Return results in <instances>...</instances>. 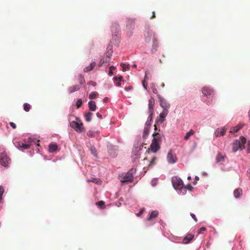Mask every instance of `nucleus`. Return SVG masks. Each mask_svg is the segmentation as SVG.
<instances>
[{
  "mask_svg": "<svg viewBox=\"0 0 250 250\" xmlns=\"http://www.w3.org/2000/svg\"><path fill=\"white\" fill-rule=\"evenodd\" d=\"M206 230V228H205V227H202L199 230V231H198V233H202L203 231H204Z\"/></svg>",
  "mask_w": 250,
  "mask_h": 250,
  "instance_id": "nucleus-49",
  "label": "nucleus"
},
{
  "mask_svg": "<svg viewBox=\"0 0 250 250\" xmlns=\"http://www.w3.org/2000/svg\"><path fill=\"white\" fill-rule=\"evenodd\" d=\"M80 87L79 85H75L70 87L69 90V92L72 93V92H74L75 91L79 90L80 89Z\"/></svg>",
  "mask_w": 250,
  "mask_h": 250,
  "instance_id": "nucleus-28",
  "label": "nucleus"
},
{
  "mask_svg": "<svg viewBox=\"0 0 250 250\" xmlns=\"http://www.w3.org/2000/svg\"><path fill=\"white\" fill-rule=\"evenodd\" d=\"M195 179H196V180H199V177H198L196 176V177H195Z\"/></svg>",
  "mask_w": 250,
  "mask_h": 250,
  "instance_id": "nucleus-61",
  "label": "nucleus"
},
{
  "mask_svg": "<svg viewBox=\"0 0 250 250\" xmlns=\"http://www.w3.org/2000/svg\"><path fill=\"white\" fill-rule=\"evenodd\" d=\"M167 159L169 164H174L176 162L177 158L173 150H169L167 154Z\"/></svg>",
  "mask_w": 250,
  "mask_h": 250,
  "instance_id": "nucleus-4",
  "label": "nucleus"
},
{
  "mask_svg": "<svg viewBox=\"0 0 250 250\" xmlns=\"http://www.w3.org/2000/svg\"><path fill=\"white\" fill-rule=\"evenodd\" d=\"M144 211V209H142L137 214L138 216H141Z\"/></svg>",
  "mask_w": 250,
  "mask_h": 250,
  "instance_id": "nucleus-50",
  "label": "nucleus"
},
{
  "mask_svg": "<svg viewBox=\"0 0 250 250\" xmlns=\"http://www.w3.org/2000/svg\"><path fill=\"white\" fill-rule=\"evenodd\" d=\"M202 91L203 94L206 96L211 95L213 93V90L211 88L208 87H203Z\"/></svg>",
  "mask_w": 250,
  "mask_h": 250,
  "instance_id": "nucleus-14",
  "label": "nucleus"
},
{
  "mask_svg": "<svg viewBox=\"0 0 250 250\" xmlns=\"http://www.w3.org/2000/svg\"><path fill=\"white\" fill-rule=\"evenodd\" d=\"M195 133V131L193 129H190L188 132L186 133L184 137L185 140H188L190 137Z\"/></svg>",
  "mask_w": 250,
  "mask_h": 250,
  "instance_id": "nucleus-27",
  "label": "nucleus"
},
{
  "mask_svg": "<svg viewBox=\"0 0 250 250\" xmlns=\"http://www.w3.org/2000/svg\"><path fill=\"white\" fill-rule=\"evenodd\" d=\"M242 126H243V125H240V124L238 125H237L234 127H232L231 129L230 132L231 133H236L242 127Z\"/></svg>",
  "mask_w": 250,
  "mask_h": 250,
  "instance_id": "nucleus-25",
  "label": "nucleus"
},
{
  "mask_svg": "<svg viewBox=\"0 0 250 250\" xmlns=\"http://www.w3.org/2000/svg\"><path fill=\"white\" fill-rule=\"evenodd\" d=\"M104 62V61H103L102 59L101 60L99 63V66H102V65Z\"/></svg>",
  "mask_w": 250,
  "mask_h": 250,
  "instance_id": "nucleus-53",
  "label": "nucleus"
},
{
  "mask_svg": "<svg viewBox=\"0 0 250 250\" xmlns=\"http://www.w3.org/2000/svg\"><path fill=\"white\" fill-rule=\"evenodd\" d=\"M149 126H145L144 129L143 137L146 138L149 134Z\"/></svg>",
  "mask_w": 250,
  "mask_h": 250,
  "instance_id": "nucleus-29",
  "label": "nucleus"
},
{
  "mask_svg": "<svg viewBox=\"0 0 250 250\" xmlns=\"http://www.w3.org/2000/svg\"><path fill=\"white\" fill-rule=\"evenodd\" d=\"M88 107L91 111H95L96 109V105L95 102L93 101H90L88 102Z\"/></svg>",
  "mask_w": 250,
  "mask_h": 250,
  "instance_id": "nucleus-21",
  "label": "nucleus"
},
{
  "mask_svg": "<svg viewBox=\"0 0 250 250\" xmlns=\"http://www.w3.org/2000/svg\"><path fill=\"white\" fill-rule=\"evenodd\" d=\"M160 145L161 144L152 141V143L150 146V148H149L147 151L148 152L150 150L151 152L155 153L160 149Z\"/></svg>",
  "mask_w": 250,
  "mask_h": 250,
  "instance_id": "nucleus-7",
  "label": "nucleus"
},
{
  "mask_svg": "<svg viewBox=\"0 0 250 250\" xmlns=\"http://www.w3.org/2000/svg\"><path fill=\"white\" fill-rule=\"evenodd\" d=\"M110 59H108V58L106 57L105 62H109L110 61Z\"/></svg>",
  "mask_w": 250,
  "mask_h": 250,
  "instance_id": "nucleus-57",
  "label": "nucleus"
},
{
  "mask_svg": "<svg viewBox=\"0 0 250 250\" xmlns=\"http://www.w3.org/2000/svg\"><path fill=\"white\" fill-rule=\"evenodd\" d=\"M119 179L122 183L131 182L133 180L132 173L130 171L125 175H122L119 176Z\"/></svg>",
  "mask_w": 250,
  "mask_h": 250,
  "instance_id": "nucleus-2",
  "label": "nucleus"
},
{
  "mask_svg": "<svg viewBox=\"0 0 250 250\" xmlns=\"http://www.w3.org/2000/svg\"><path fill=\"white\" fill-rule=\"evenodd\" d=\"M36 141H37L36 139H35L34 138H32V137H28V138L24 139L23 140V141L24 142L26 143L27 144H30V146L32 145V143H35Z\"/></svg>",
  "mask_w": 250,
  "mask_h": 250,
  "instance_id": "nucleus-24",
  "label": "nucleus"
},
{
  "mask_svg": "<svg viewBox=\"0 0 250 250\" xmlns=\"http://www.w3.org/2000/svg\"><path fill=\"white\" fill-rule=\"evenodd\" d=\"M10 161V159L4 153L0 155V164L3 167H7Z\"/></svg>",
  "mask_w": 250,
  "mask_h": 250,
  "instance_id": "nucleus-6",
  "label": "nucleus"
},
{
  "mask_svg": "<svg viewBox=\"0 0 250 250\" xmlns=\"http://www.w3.org/2000/svg\"><path fill=\"white\" fill-rule=\"evenodd\" d=\"M247 139L243 136H241L239 140H236L232 144V151L236 152L239 149L242 150L245 148V144Z\"/></svg>",
  "mask_w": 250,
  "mask_h": 250,
  "instance_id": "nucleus-1",
  "label": "nucleus"
},
{
  "mask_svg": "<svg viewBox=\"0 0 250 250\" xmlns=\"http://www.w3.org/2000/svg\"><path fill=\"white\" fill-rule=\"evenodd\" d=\"M185 187H186L187 190L188 189L190 191H191L193 188V187H192V186L189 184L187 185L186 186H185Z\"/></svg>",
  "mask_w": 250,
  "mask_h": 250,
  "instance_id": "nucleus-43",
  "label": "nucleus"
},
{
  "mask_svg": "<svg viewBox=\"0 0 250 250\" xmlns=\"http://www.w3.org/2000/svg\"><path fill=\"white\" fill-rule=\"evenodd\" d=\"M149 116L147 118V121L146 123V126H149L150 125L151 122L152 120V115L153 114H151L150 113H148Z\"/></svg>",
  "mask_w": 250,
  "mask_h": 250,
  "instance_id": "nucleus-30",
  "label": "nucleus"
},
{
  "mask_svg": "<svg viewBox=\"0 0 250 250\" xmlns=\"http://www.w3.org/2000/svg\"><path fill=\"white\" fill-rule=\"evenodd\" d=\"M168 114V110H163V111L159 115V119L156 121V123H162L165 120V118Z\"/></svg>",
  "mask_w": 250,
  "mask_h": 250,
  "instance_id": "nucleus-9",
  "label": "nucleus"
},
{
  "mask_svg": "<svg viewBox=\"0 0 250 250\" xmlns=\"http://www.w3.org/2000/svg\"><path fill=\"white\" fill-rule=\"evenodd\" d=\"M92 115V113L90 112H88L85 114V120L87 122H89L91 121V118Z\"/></svg>",
  "mask_w": 250,
  "mask_h": 250,
  "instance_id": "nucleus-32",
  "label": "nucleus"
},
{
  "mask_svg": "<svg viewBox=\"0 0 250 250\" xmlns=\"http://www.w3.org/2000/svg\"><path fill=\"white\" fill-rule=\"evenodd\" d=\"M121 66L123 68V71H125L126 70V69H128L129 67V65H126V64H125V63H121Z\"/></svg>",
  "mask_w": 250,
  "mask_h": 250,
  "instance_id": "nucleus-38",
  "label": "nucleus"
},
{
  "mask_svg": "<svg viewBox=\"0 0 250 250\" xmlns=\"http://www.w3.org/2000/svg\"><path fill=\"white\" fill-rule=\"evenodd\" d=\"M133 67L134 68H136L137 65H136V64H134V65H133Z\"/></svg>",
  "mask_w": 250,
  "mask_h": 250,
  "instance_id": "nucleus-63",
  "label": "nucleus"
},
{
  "mask_svg": "<svg viewBox=\"0 0 250 250\" xmlns=\"http://www.w3.org/2000/svg\"><path fill=\"white\" fill-rule=\"evenodd\" d=\"M83 104L82 100L80 99H78L76 103V105L77 108H80Z\"/></svg>",
  "mask_w": 250,
  "mask_h": 250,
  "instance_id": "nucleus-36",
  "label": "nucleus"
},
{
  "mask_svg": "<svg viewBox=\"0 0 250 250\" xmlns=\"http://www.w3.org/2000/svg\"><path fill=\"white\" fill-rule=\"evenodd\" d=\"M190 216H191V217L194 219V220L195 221V222H197V219L195 216V215L194 214H190Z\"/></svg>",
  "mask_w": 250,
  "mask_h": 250,
  "instance_id": "nucleus-51",
  "label": "nucleus"
},
{
  "mask_svg": "<svg viewBox=\"0 0 250 250\" xmlns=\"http://www.w3.org/2000/svg\"><path fill=\"white\" fill-rule=\"evenodd\" d=\"M154 104V99L152 97L150 98L148 101V113L153 114Z\"/></svg>",
  "mask_w": 250,
  "mask_h": 250,
  "instance_id": "nucleus-12",
  "label": "nucleus"
},
{
  "mask_svg": "<svg viewBox=\"0 0 250 250\" xmlns=\"http://www.w3.org/2000/svg\"><path fill=\"white\" fill-rule=\"evenodd\" d=\"M96 116H97V117L98 118H100V119H102V115H101L100 113H99V112H97V113H96Z\"/></svg>",
  "mask_w": 250,
  "mask_h": 250,
  "instance_id": "nucleus-52",
  "label": "nucleus"
},
{
  "mask_svg": "<svg viewBox=\"0 0 250 250\" xmlns=\"http://www.w3.org/2000/svg\"><path fill=\"white\" fill-rule=\"evenodd\" d=\"M151 88L153 93L156 94L157 93V89L155 88L154 84L151 85Z\"/></svg>",
  "mask_w": 250,
  "mask_h": 250,
  "instance_id": "nucleus-44",
  "label": "nucleus"
},
{
  "mask_svg": "<svg viewBox=\"0 0 250 250\" xmlns=\"http://www.w3.org/2000/svg\"><path fill=\"white\" fill-rule=\"evenodd\" d=\"M248 173L249 174H250V169L248 170Z\"/></svg>",
  "mask_w": 250,
  "mask_h": 250,
  "instance_id": "nucleus-60",
  "label": "nucleus"
},
{
  "mask_svg": "<svg viewBox=\"0 0 250 250\" xmlns=\"http://www.w3.org/2000/svg\"><path fill=\"white\" fill-rule=\"evenodd\" d=\"M134 20L133 19H128L127 21L126 27L129 29H133L134 26Z\"/></svg>",
  "mask_w": 250,
  "mask_h": 250,
  "instance_id": "nucleus-22",
  "label": "nucleus"
},
{
  "mask_svg": "<svg viewBox=\"0 0 250 250\" xmlns=\"http://www.w3.org/2000/svg\"><path fill=\"white\" fill-rule=\"evenodd\" d=\"M96 65V63L95 62H92L90 63V65L88 66H87L86 67H85L84 69H83V71L84 72H89L91 70H92L94 68V67Z\"/></svg>",
  "mask_w": 250,
  "mask_h": 250,
  "instance_id": "nucleus-19",
  "label": "nucleus"
},
{
  "mask_svg": "<svg viewBox=\"0 0 250 250\" xmlns=\"http://www.w3.org/2000/svg\"><path fill=\"white\" fill-rule=\"evenodd\" d=\"M235 198H239L242 195V189L240 188L235 189L233 192Z\"/></svg>",
  "mask_w": 250,
  "mask_h": 250,
  "instance_id": "nucleus-18",
  "label": "nucleus"
},
{
  "mask_svg": "<svg viewBox=\"0 0 250 250\" xmlns=\"http://www.w3.org/2000/svg\"><path fill=\"white\" fill-rule=\"evenodd\" d=\"M89 84L93 85V86H96V83L95 82H92V81H90L89 82Z\"/></svg>",
  "mask_w": 250,
  "mask_h": 250,
  "instance_id": "nucleus-54",
  "label": "nucleus"
},
{
  "mask_svg": "<svg viewBox=\"0 0 250 250\" xmlns=\"http://www.w3.org/2000/svg\"><path fill=\"white\" fill-rule=\"evenodd\" d=\"M227 129L224 127L221 129L218 128L215 134L217 137L222 136L225 135L227 131Z\"/></svg>",
  "mask_w": 250,
  "mask_h": 250,
  "instance_id": "nucleus-17",
  "label": "nucleus"
},
{
  "mask_svg": "<svg viewBox=\"0 0 250 250\" xmlns=\"http://www.w3.org/2000/svg\"><path fill=\"white\" fill-rule=\"evenodd\" d=\"M71 126L78 132H82L83 131V125L82 123L73 121L71 123Z\"/></svg>",
  "mask_w": 250,
  "mask_h": 250,
  "instance_id": "nucleus-5",
  "label": "nucleus"
},
{
  "mask_svg": "<svg viewBox=\"0 0 250 250\" xmlns=\"http://www.w3.org/2000/svg\"><path fill=\"white\" fill-rule=\"evenodd\" d=\"M159 98L160 104L163 108V110H168V109L170 107V104L163 98L161 97H159Z\"/></svg>",
  "mask_w": 250,
  "mask_h": 250,
  "instance_id": "nucleus-10",
  "label": "nucleus"
},
{
  "mask_svg": "<svg viewBox=\"0 0 250 250\" xmlns=\"http://www.w3.org/2000/svg\"><path fill=\"white\" fill-rule=\"evenodd\" d=\"M158 215V212L157 211L154 210L151 212L150 214L149 215V217L147 218V221H150L153 218H155L157 217Z\"/></svg>",
  "mask_w": 250,
  "mask_h": 250,
  "instance_id": "nucleus-23",
  "label": "nucleus"
},
{
  "mask_svg": "<svg viewBox=\"0 0 250 250\" xmlns=\"http://www.w3.org/2000/svg\"><path fill=\"white\" fill-rule=\"evenodd\" d=\"M23 106L24 110L26 112L29 111L30 109H31L30 104L27 103H25L24 104H23Z\"/></svg>",
  "mask_w": 250,
  "mask_h": 250,
  "instance_id": "nucleus-31",
  "label": "nucleus"
},
{
  "mask_svg": "<svg viewBox=\"0 0 250 250\" xmlns=\"http://www.w3.org/2000/svg\"><path fill=\"white\" fill-rule=\"evenodd\" d=\"M131 87L129 86V87H126V88H125V89H126L127 91H128V90H129L131 89Z\"/></svg>",
  "mask_w": 250,
  "mask_h": 250,
  "instance_id": "nucleus-58",
  "label": "nucleus"
},
{
  "mask_svg": "<svg viewBox=\"0 0 250 250\" xmlns=\"http://www.w3.org/2000/svg\"><path fill=\"white\" fill-rule=\"evenodd\" d=\"M154 38H156L155 34L152 31L148 32L147 36L145 38V41L147 43L150 42L151 39L152 41L154 40Z\"/></svg>",
  "mask_w": 250,
  "mask_h": 250,
  "instance_id": "nucleus-13",
  "label": "nucleus"
},
{
  "mask_svg": "<svg viewBox=\"0 0 250 250\" xmlns=\"http://www.w3.org/2000/svg\"><path fill=\"white\" fill-rule=\"evenodd\" d=\"M172 183L176 189H178L184 186L182 180L178 176H175L172 178Z\"/></svg>",
  "mask_w": 250,
  "mask_h": 250,
  "instance_id": "nucleus-3",
  "label": "nucleus"
},
{
  "mask_svg": "<svg viewBox=\"0 0 250 250\" xmlns=\"http://www.w3.org/2000/svg\"><path fill=\"white\" fill-rule=\"evenodd\" d=\"M248 146H250V141H249L248 143Z\"/></svg>",
  "mask_w": 250,
  "mask_h": 250,
  "instance_id": "nucleus-62",
  "label": "nucleus"
},
{
  "mask_svg": "<svg viewBox=\"0 0 250 250\" xmlns=\"http://www.w3.org/2000/svg\"><path fill=\"white\" fill-rule=\"evenodd\" d=\"M98 94L96 92H92L89 95V98L91 100L95 99L98 97Z\"/></svg>",
  "mask_w": 250,
  "mask_h": 250,
  "instance_id": "nucleus-33",
  "label": "nucleus"
},
{
  "mask_svg": "<svg viewBox=\"0 0 250 250\" xmlns=\"http://www.w3.org/2000/svg\"><path fill=\"white\" fill-rule=\"evenodd\" d=\"M153 41V44H152V48L151 49V52L152 53L155 52L158 48V41L156 39V38H154V40Z\"/></svg>",
  "mask_w": 250,
  "mask_h": 250,
  "instance_id": "nucleus-20",
  "label": "nucleus"
},
{
  "mask_svg": "<svg viewBox=\"0 0 250 250\" xmlns=\"http://www.w3.org/2000/svg\"><path fill=\"white\" fill-rule=\"evenodd\" d=\"M97 205L101 207L102 208H105V203L103 201H100L97 203Z\"/></svg>",
  "mask_w": 250,
  "mask_h": 250,
  "instance_id": "nucleus-37",
  "label": "nucleus"
},
{
  "mask_svg": "<svg viewBox=\"0 0 250 250\" xmlns=\"http://www.w3.org/2000/svg\"><path fill=\"white\" fill-rule=\"evenodd\" d=\"M112 51L108 50L106 53V58H108V59H110V57L112 55Z\"/></svg>",
  "mask_w": 250,
  "mask_h": 250,
  "instance_id": "nucleus-46",
  "label": "nucleus"
},
{
  "mask_svg": "<svg viewBox=\"0 0 250 250\" xmlns=\"http://www.w3.org/2000/svg\"><path fill=\"white\" fill-rule=\"evenodd\" d=\"M155 18V13L154 11H153L152 12V15L151 16V17L150 18L151 19H152L153 18Z\"/></svg>",
  "mask_w": 250,
  "mask_h": 250,
  "instance_id": "nucleus-55",
  "label": "nucleus"
},
{
  "mask_svg": "<svg viewBox=\"0 0 250 250\" xmlns=\"http://www.w3.org/2000/svg\"><path fill=\"white\" fill-rule=\"evenodd\" d=\"M225 155H223L220 152H218L216 157V162L222 163L225 161Z\"/></svg>",
  "mask_w": 250,
  "mask_h": 250,
  "instance_id": "nucleus-15",
  "label": "nucleus"
},
{
  "mask_svg": "<svg viewBox=\"0 0 250 250\" xmlns=\"http://www.w3.org/2000/svg\"><path fill=\"white\" fill-rule=\"evenodd\" d=\"M188 180H190V179H191V177H190V176H188Z\"/></svg>",
  "mask_w": 250,
  "mask_h": 250,
  "instance_id": "nucleus-64",
  "label": "nucleus"
},
{
  "mask_svg": "<svg viewBox=\"0 0 250 250\" xmlns=\"http://www.w3.org/2000/svg\"><path fill=\"white\" fill-rule=\"evenodd\" d=\"M97 134V132L92 130H89L87 135L90 137H94Z\"/></svg>",
  "mask_w": 250,
  "mask_h": 250,
  "instance_id": "nucleus-34",
  "label": "nucleus"
},
{
  "mask_svg": "<svg viewBox=\"0 0 250 250\" xmlns=\"http://www.w3.org/2000/svg\"><path fill=\"white\" fill-rule=\"evenodd\" d=\"M15 146L16 147L21 148H22L23 149H27L30 147V144H27L26 143L21 142H16L14 143Z\"/></svg>",
  "mask_w": 250,
  "mask_h": 250,
  "instance_id": "nucleus-8",
  "label": "nucleus"
},
{
  "mask_svg": "<svg viewBox=\"0 0 250 250\" xmlns=\"http://www.w3.org/2000/svg\"><path fill=\"white\" fill-rule=\"evenodd\" d=\"M115 69V67H114L113 66H111L110 67H109V69H110V71L108 73V75L109 76H112L113 75V70H114Z\"/></svg>",
  "mask_w": 250,
  "mask_h": 250,
  "instance_id": "nucleus-42",
  "label": "nucleus"
},
{
  "mask_svg": "<svg viewBox=\"0 0 250 250\" xmlns=\"http://www.w3.org/2000/svg\"><path fill=\"white\" fill-rule=\"evenodd\" d=\"M156 158L155 157L152 158L150 162L149 166L154 164V162L156 160Z\"/></svg>",
  "mask_w": 250,
  "mask_h": 250,
  "instance_id": "nucleus-47",
  "label": "nucleus"
},
{
  "mask_svg": "<svg viewBox=\"0 0 250 250\" xmlns=\"http://www.w3.org/2000/svg\"><path fill=\"white\" fill-rule=\"evenodd\" d=\"M79 82L81 84H83L85 83V80L84 77L82 75H80L79 77Z\"/></svg>",
  "mask_w": 250,
  "mask_h": 250,
  "instance_id": "nucleus-39",
  "label": "nucleus"
},
{
  "mask_svg": "<svg viewBox=\"0 0 250 250\" xmlns=\"http://www.w3.org/2000/svg\"><path fill=\"white\" fill-rule=\"evenodd\" d=\"M9 125L13 129H15L16 128V125L14 123L10 122Z\"/></svg>",
  "mask_w": 250,
  "mask_h": 250,
  "instance_id": "nucleus-48",
  "label": "nucleus"
},
{
  "mask_svg": "<svg viewBox=\"0 0 250 250\" xmlns=\"http://www.w3.org/2000/svg\"><path fill=\"white\" fill-rule=\"evenodd\" d=\"M90 150L91 153L96 157H97V154L95 148L93 146L90 147Z\"/></svg>",
  "mask_w": 250,
  "mask_h": 250,
  "instance_id": "nucleus-41",
  "label": "nucleus"
},
{
  "mask_svg": "<svg viewBox=\"0 0 250 250\" xmlns=\"http://www.w3.org/2000/svg\"><path fill=\"white\" fill-rule=\"evenodd\" d=\"M178 190H179L183 194H185L187 191L186 187H185L184 185L182 187H181L180 188H179Z\"/></svg>",
  "mask_w": 250,
  "mask_h": 250,
  "instance_id": "nucleus-40",
  "label": "nucleus"
},
{
  "mask_svg": "<svg viewBox=\"0 0 250 250\" xmlns=\"http://www.w3.org/2000/svg\"><path fill=\"white\" fill-rule=\"evenodd\" d=\"M153 139L152 141H154L155 142L158 143L159 144H161L162 143V139L163 136V134H160L158 132L155 133L154 132L153 135Z\"/></svg>",
  "mask_w": 250,
  "mask_h": 250,
  "instance_id": "nucleus-11",
  "label": "nucleus"
},
{
  "mask_svg": "<svg viewBox=\"0 0 250 250\" xmlns=\"http://www.w3.org/2000/svg\"><path fill=\"white\" fill-rule=\"evenodd\" d=\"M146 80V74L145 75V78H144V80L143 81V86L146 89L147 88V84H146L145 83V81Z\"/></svg>",
  "mask_w": 250,
  "mask_h": 250,
  "instance_id": "nucleus-45",
  "label": "nucleus"
},
{
  "mask_svg": "<svg viewBox=\"0 0 250 250\" xmlns=\"http://www.w3.org/2000/svg\"><path fill=\"white\" fill-rule=\"evenodd\" d=\"M247 152L248 153H250V146H248V148H247Z\"/></svg>",
  "mask_w": 250,
  "mask_h": 250,
  "instance_id": "nucleus-56",
  "label": "nucleus"
},
{
  "mask_svg": "<svg viewBox=\"0 0 250 250\" xmlns=\"http://www.w3.org/2000/svg\"><path fill=\"white\" fill-rule=\"evenodd\" d=\"M114 80H115V82L116 81H119V82H118L116 83V85L117 86H120V85H121V83H120V82L122 81V77H119V78H117V77H115L114 78Z\"/></svg>",
  "mask_w": 250,
  "mask_h": 250,
  "instance_id": "nucleus-35",
  "label": "nucleus"
},
{
  "mask_svg": "<svg viewBox=\"0 0 250 250\" xmlns=\"http://www.w3.org/2000/svg\"><path fill=\"white\" fill-rule=\"evenodd\" d=\"M58 146L56 144H51L48 147V150L50 152H53L57 149Z\"/></svg>",
  "mask_w": 250,
  "mask_h": 250,
  "instance_id": "nucleus-26",
  "label": "nucleus"
},
{
  "mask_svg": "<svg viewBox=\"0 0 250 250\" xmlns=\"http://www.w3.org/2000/svg\"><path fill=\"white\" fill-rule=\"evenodd\" d=\"M194 238V235L192 234H187L183 239V243L184 244H188Z\"/></svg>",
  "mask_w": 250,
  "mask_h": 250,
  "instance_id": "nucleus-16",
  "label": "nucleus"
},
{
  "mask_svg": "<svg viewBox=\"0 0 250 250\" xmlns=\"http://www.w3.org/2000/svg\"><path fill=\"white\" fill-rule=\"evenodd\" d=\"M95 180V179L94 178H92L90 180V181L94 182Z\"/></svg>",
  "mask_w": 250,
  "mask_h": 250,
  "instance_id": "nucleus-59",
  "label": "nucleus"
}]
</instances>
